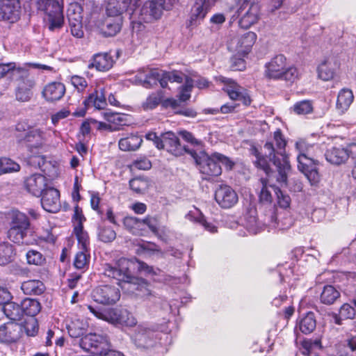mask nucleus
<instances>
[{"instance_id": "obj_1", "label": "nucleus", "mask_w": 356, "mask_h": 356, "mask_svg": "<svg viewBox=\"0 0 356 356\" xmlns=\"http://www.w3.org/2000/svg\"><path fill=\"white\" fill-rule=\"evenodd\" d=\"M30 68L50 70L51 67L38 63H26L23 65H17L15 63L6 64L0 63V78L5 76L8 72L12 71L17 86L15 88V99L18 102H29L33 95L32 90L36 84L34 77L31 76L29 72Z\"/></svg>"}, {"instance_id": "obj_2", "label": "nucleus", "mask_w": 356, "mask_h": 356, "mask_svg": "<svg viewBox=\"0 0 356 356\" xmlns=\"http://www.w3.org/2000/svg\"><path fill=\"white\" fill-rule=\"evenodd\" d=\"M135 267H137L140 272L144 273L145 275H156V270L145 263L126 258L120 259L114 265L104 264V274L108 277L116 280L122 288H124L122 284L133 285L131 291H134V290L138 289L135 282L136 278L131 273V269Z\"/></svg>"}, {"instance_id": "obj_3", "label": "nucleus", "mask_w": 356, "mask_h": 356, "mask_svg": "<svg viewBox=\"0 0 356 356\" xmlns=\"http://www.w3.org/2000/svg\"><path fill=\"white\" fill-rule=\"evenodd\" d=\"M273 140L275 143L268 141L264 146L265 155H262L259 152L261 156L264 157L268 161L276 166L277 175L276 181L281 186L285 185L287 181V173L290 170L291 166L288 159V156L285 152L286 141L284 138L280 129L276 130L273 134Z\"/></svg>"}, {"instance_id": "obj_4", "label": "nucleus", "mask_w": 356, "mask_h": 356, "mask_svg": "<svg viewBox=\"0 0 356 356\" xmlns=\"http://www.w3.org/2000/svg\"><path fill=\"white\" fill-rule=\"evenodd\" d=\"M252 154L256 157L254 162L255 166L264 170L268 176L267 179L262 178L261 179L262 187L259 195V202L264 205L268 206L270 209L273 207L271 205L273 199V193L276 196L279 188L271 183L273 181L272 172L266 159L261 156L256 148L252 149Z\"/></svg>"}, {"instance_id": "obj_5", "label": "nucleus", "mask_w": 356, "mask_h": 356, "mask_svg": "<svg viewBox=\"0 0 356 356\" xmlns=\"http://www.w3.org/2000/svg\"><path fill=\"white\" fill-rule=\"evenodd\" d=\"M200 172L204 175L203 179L209 180L211 177L221 175V165L227 169H232L234 163L229 159L220 153L215 152L211 156L204 155L196 160Z\"/></svg>"}, {"instance_id": "obj_6", "label": "nucleus", "mask_w": 356, "mask_h": 356, "mask_svg": "<svg viewBox=\"0 0 356 356\" xmlns=\"http://www.w3.org/2000/svg\"><path fill=\"white\" fill-rule=\"evenodd\" d=\"M238 8L232 17L234 20L238 18L241 28L248 29L257 24L261 17V7L257 0H235Z\"/></svg>"}, {"instance_id": "obj_7", "label": "nucleus", "mask_w": 356, "mask_h": 356, "mask_svg": "<svg viewBox=\"0 0 356 356\" xmlns=\"http://www.w3.org/2000/svg\"><path fill=\"white\" fill-rule=\"evenodd\" d=\"M88 309L97 318L104 320L115 325L134 327L137 324V320L134 315L125 309H101L92 305H88Z\"/></svg>"}, {"instance_id": "obj_8", "label": "nucleus", "mask_w": 356, "mask_h": 356, "mask_svg": "<svg viewBox=\"0 0 356 356\" xmlns=\"http://www.w3.org/2000/svg\"><path fill=\"white\" fill-rule=\"evenodd\" d=\"M38 8L46 15L48 29L51 31L60 29L64 24L63 0H35Z\"/></svg>"}, {"instance_id": "obj_9", "label": "nucleus", "mask_w": 356, "mask_h": 356, "mask_svg": "<svg viewBox=\"0 0 356 356\" xmlns=\"http://www.w3.org/2000/svg\"><path fill=\"white\" fill-rule=\"evenodd\" d=\"M9 219L8 238L13 243H22L31 226L28 216L18 210H13L9 213Z\"/></svg>"}, {"instance_id": "obj_10", "label": "nucleus", "mask_w": 356, "mask_h": 356, "mask_svg": "<svg viewBox=\"0 0 356 356\" xmlns=\"http://www.w3.org/2000/svg\"><path fill=\"white\" fill-rule=\"evenodd\" d=\"M178 2L179 0H148L140 10V18L145 22L159 19L164 10H170Z\"/></svg>"}, {"instance_id": "obj_11", "label": "nucleus", "mask_w": 356, "mask_h": 356, "mask_svg": "<svg viewBox=\"0 0 356 356\" xmlns=\"http://www.w3.org/2000/svg\"><path fill=\"white\" fill-rule=\"evenodd\" d=\"M51 137V131L47 128H31L25 133L24 137L17 136L19 143H24L31 150L42 149L48 143Z\"/></svg>"}, {"instance_id": "obj_12", "label": "nucleus", "mask_w": 356, "mask_h": 356, "mask_svg": "<svg viewBox=\"0 0 356 356\" xmlns=\"http://www.w3.org/2000/svg\"><path fill=\"white\" fill-rule=\"evenodd\" d=\"M293 222L289 211H279L275 207H271L264 212V224L268 225L269 229H287Z\"/></svg>"}, {"instance_id": "obj_13", "label": "nucleus", "mask_w": 356, "mask_h": 356, "mask_svg": "<svg viewBox=\"0 0 356 356\" xmlns=\"http://www.w3.org/2000/svg\"><path fill=\"white\" fill-rule=\"evenodd\" d=\"M162 70L155 68L143 67L138 70L136 74L130 79L131 83L134 85L142 86L145 88H152L161 85Z\"/></svg>"}, {"instance_id": "obj_14", "label": "nucleus", "mask_w": 356, "mask_h": 356, "mask_svg": "<svg viewBox=\"0 0 356 356\" xmlns=\"http://www.w3.org/2000/svg\"><path fill=\"white\" fill-rule=\"evenodd\" d=\"M325 156L331 164L339 165L346 163L350 156L356 158V145L333 146L326 151Z\"/></svg>"}, {"instance_id": "obj_15", "label": "nucleus", "mask_w": 356, "mask_h": 356, "mask_svg": "<svg viewBox=\"0 0 356 356\" xmlns=\"http://www.w3.org/2000/svg\"><path fill=\"white\" fill-rule=\"evenodd\" d=\"M92 299L99 304L113 305L120 300V292L118 288L110 285H102L93 289Z\"/></svg>"}, {"instance_id": "obj_16", "label": "nucleus", "mask_w": 356, "mask_h": 356, "mask_svg": "<svg viewBox=\"0 0 356 356\" xmlns=\"http://www.w3.org/2000/svg\"><path fill=\"white\" fill-rule=\"evenodd\" d=\"M108 344L106 337L95 333L85 335L79 342V346L83 350L95 354H103V350Z\"/></svg>"}, {"instance_id": "obj_17", "label": "nucleus", "mask_w": 356, "mask_h": 356, "mask_svg": "<svg viewBox=\"0 0 356 356\" xmlns=\"http://www.w3.org/2000/svg\"><path fill=\"white\" fill-rule=\"evenodd\" d=\"M21 13L19 0H0V21L14 24L20 19Z\"/></svg>"}, {"instance_id": "obj_18", "label": "nucleus", "mask_w": 356, "mask_h": 356, "mask_svg": "<svg viewBox=\"0 0 356 356\" xmlns=\"http://www.w3.org/2000/svg\"><path fill=\"white\" fill-rule=\"evenodd\" d=\"M256 40V33L249 31L241 36L232 39L229 43V47L240 56H245L250 52Z\"/></svg>"}, {"instance_id": "obj_19", "label": "nucleus", "mask_w": 356, "mask_h": 356, "mask_svg": "<svg viewBox=\"0 0 356 356\" xmlns=\"http://www.w3.org/2000/svg\"><path fill=\"white\" fill-rule=\"evenodd\" d=\"M218 0H195L191 8L188 26H196L204 19L211 8L215 6Z\"/></svg>"}, {"instance_id": "obj_20", "label": "nucleus", "mask_w": 356, "mask_h": 356, "mask_svg": "<svg viewBox=\"0 0 356 356\" xmlns=\"http://www.w3.org/2000/svg\"><path fill=\"white\" fill-rule=\"evenodd\" d=\"M218 0H195L191 8L188 26H196L204 19L211 8L215 6Z\"/></svg>"}, {"instance_id": "obj_21", "label": "nucleus", "mask_w": 356, "mask_h": 356, "mask_svg": "<svg viewBox=\"0 0 356 356\" xmlns=\"http://www.w3.org/2000/svg\"><path fill=\"white\" fill-rule=\"evenodd\" d=\"M82 8L78 3H72L67 9L69 26L72 35L77 38L83 36Z\"/></svg>"}, {"instance_id": "obj_22", "label": "nucleus", "mask_w": 356, "mask_h": 356, "mask_svg": "<svg viewBox=\"0 0 356 356\" xmlns=\"http://www.w3.org/2000/svg\"><path fill=\"white\" fill-rule=\"evenodd\" d=\"M222 81L225 83L223 90L227 93L231 99L241 101L245 105L250 104L251 99L245 88L230 79L222 78Z\"/></svg>"}, {"instance_id": "obj_23", "label": "nucleus", "mask_w": 356, "mask_h": 356, "mask_svg": "<svg viewBox=\"0 0 356 356\" xmlns=\"http://www.w3.org/2000/svg\"><path fill=\"white\" fill-rule=\"evenodd\" d=\"M51 184L49 179L41 174H33L28 177L24 181L26 191L35 197H40L43 192L49 187Z\"/></svg>"}, {"instance_id": "obj_24", "label": "nucleus", "mask_w": 356, "mask_h": 356, "mask_svg": "<svg viewBox=\"0 0 356 356\" xmlns=\"http://www.w3.org/2000/svg\"><path fill=\"white\" fill-rule=\"evenodd\" d=\"M40 197H41L42 207L45 211L49 213H56L60 211L61 208L60 191L51 184Z\"/></svg>"}, {"instance_id": "obj_25", "label": "nucleus", "mask_w": 356, "mask_h": 356, "mask_svg": "<svg viewBox=\"0 0 356 356\" xmlns=\"http://www.w3.org/2000/svg\"><path fill=\"white\" fill-rule=\"evenodd\" d=\"M298 168L305 174L310 183L314 185L320 180V175L317 169L318 162L312 157H306L304 155L297 158Z\"/></svg>"}, {"instance_id": "obj_26", "label": "nucleus", "mask_w": 356, "mask_h": 356, "mask_svg": "<svg viewBox=\"0 0 356 356\" xmlns=\"http://www.w3.org/2000/svg\"><path fill=\"white\" fill-rule=\"evenodd\" d=\"M215 200L222 208L229 209L238 202V197L231 186L220 185L215 191Z\"/></svg>"}, {"instance_id": "obj_27", "label": "nucleus", "mask_w": 356, "mask_h": 356, "mask_svg": "<svg viewBox=\"0 0 356 356\" xmlns=\"http://www.w3.org/2000/svg\"><path fill=\"white\" fill-rule=\"evenodd\" d=\"M22 334V326L15 321H8L0 325V341L5 343L16 342Z\"/></svg>"}, {"instance_id": "obj_28", "label": "nucleus", "mask_w": 356, "mask_h": 356, "mask_svg": "<svg viewBox=\"0 0 356 356\" xmlns=\"http://www.w3.org/2000/svg\"><path fill=\"white\" fill-rule=\"evenodd\" d=\"M155 331L146 325H139L132 337L136 345L140 348H149L154 345Z\"/></svg>"}, {"instance_id": "obj_29", "label": "nucleus", "mask_w": 356, "mask_h": 356, "mask_svg": "<svg viewBox=\"0 0 356 356\" xmlns=\"http://www.w3.org/2000/svg\"><path fill=\"white\" fill-rule=\"evenodd\" d=\"M161 149H165L175 156H181L187 152L186 147L180 143L179 138L172 131L163 134Z\"/></svg>"}, {"instance_id": "obj_30", "label": "nucleus", "mask_w": 356, "mask_h": 356, "mask_svg": "<svg viewBox=\"0 0 356 356\" xmlns=\"http://www.w3.org/2000/svg\"><path fill=\"white\" fill-rule=\"evenodd\" d=\"M66 92L64 83L52 81L46 84L42 90V97L49 103H54L61 99Z\"/></svg>"}, {"instance_id": "obj_31", "label": "nucleus", "mask_w": 356, "mask_h": 356, "mask_svg": "<svg viewBox=\"0 0 356 356\" xmlns=\"http://www.w3.org/2000/svg\"><path fill=\"white\" fill-rule=\"evenodd\" d=\"M140 0H109L106 6L107 15H120L129 10L134 11Z\"/></svg>"}, {"instance_id": "obj_32", "label": "nucleus", "mask_w": 356, "mask_h": 356, "mask_svg": "<svg viewBox=\"0 0 356 356\" xmlns=\"http://www.w3.org/2000/svg\"><path fill=\"white\" fill-rule=\"evenodd\" d=\"M114 64L113 56L108 52L95 54L89 60L88 68H95L99 72H107Z\"/></svg>"}, {"instance_id": "obj_33", "label": "nucleus", "mask_w": 356, "mask_h": 356, "mask_svg": "<svg viewBox=\"0 0 356 356\" xmlns=\"http://www.w3.org/2000/svg\"><path fill=\"white\" fill-rule=\"evenodd\" d=\"M286 66V58L282 55H277L266 65V75L269 79H279Z\"/></svg>"}, {"instance_id": "obj_34", "label": "nucleus", "mask_w": 356, "mask_h": 356, "mask_svg": "<svg viewBox=\"0 0 356 356\" xmlns=\"http://www.w3.org/2000/svg\"><path fill=\"white\" fill-rule=\"evenodd\" d=\"M339 64L334 58H327L323 60L318 67V76L323 81L332 79L336 74Z\"/></svg>"}, {"instance_id": "obj_35", "label": "nucleus", "mask_w": 356, "mask_h": 356, "mask_svg": "<svg viewBox=\"0 0 356 356\" xmlns=\"http://www.w3.org/2000/svg\"><path fill=\"white\" fill-rule=\"evenodd\" d=\"M83 104L86 107H95L97 109H103L106 106L105 88L98 86L95 90L90 94L88 97L84 100Z\"/></svg>"}, {"instance_id": "obj_36", "label": "nucleus", "mask_w": 356, "mask_h": 356, "mask_svg": "<svg viewBox=\"0 0 356 356\" xmlns=\"http://www.w3.org/2000/svg\"><path fill=\"white\" fill-rule=\"evenodd\" d=\"M122 19L120 15H108L101 28L102 33L106 36H114L121 29Z\"/></svg>"}, {"instance_id": "obj_37", "label": "nucleus", "mask_w": 356, "mask_h": 356, "mask_svg": "<svg viewBox=\"0 0 356 356\" xmlns=\"http://www.w3.org/2000/svg\"><path fill=\"white\" fill-rule=\"evenodd\" d=\"M185 218L191 222L201 225L211 233L217 232V227L213 223L207 222L201 211L195 207L186 214Z\"/></svg>"}, {"instance_id": "obj_38", "label": "nucleus", "mask_w": 356, "mask_h": 356, "mask_svg": "<svg viewBox=\"0 0 356 356\" xmlns=\"http://www.w3.org/2000/svg\"><path fill=\"white\" fill-rule=\"evenodd\" d=\"M2 311L10 321L17 322L23 317L21 305L10 300L3 306Z\"/></svg>"}, {"instance_id": "obj_39", "label": "nucleus", "mask_w": 356, "mask_h": 356, "mask_svg": "<svg viewBox=\"0 0 356 356\" xmlns=\"http://www.w3.org/2000/svg\"><path fill=\"white\" fill-rule=\"evenodd\" d=\"M354 99L353 92L350 89H341L337 96V108L342 113L347 111Z\"/></svg>"}, {"instance_id": "obj_40", "label": "nucleus", "mask_w": 356, "mask_h": 356, "mask_svg": "<svg viewBox=\"0 0 356 356\" xmlns=\"http://www.w3.org/2000/svg\"><path fill=\"white\" fill-rule=\"evenodd\" d=\"M142 142L143 139L139 136L131 134L126 138H121L118 145L122 151H135L140 147Z\"/></svg>"}, {"instance_id": "obj_41", "label": "nucleus", "mask_w": 356, "mask_h": 356, "mask_svg": "<svg viewBox=\"0 0 356 356\" xmlns=\"http://www.w3.org/2000/svg\"><path fill=\"white\" fill-rule=\"evenodd\" d=\"M88 327V323L86 321L75 319L67 325V330L71 337L78 338L81 337L86 332Z\"/></svg>"}, {"instance_id": "obj_42", "label": "nucleus", "mask_w": 356, "mask_h": 356, "mask_svg": "<svg viewBox=\"0 0 356 356\" xmlns=\"http://www.w3.org/2000/svg\"><path fill=\"white\" fill-rule=\"evenodd\" d=\"M22 290L27 295H40L44 290L43 283L38 280H30L24 282L21 286Z\"/></svg>"}, {"instance_id": "obj_43", "label": "nucleus", "mask_w": 356, "mask_h": 356, "mask_svg": "<svg viewBox=\"0 0 356 356\" xmlns=\"http://www.w3.org/2000/svg\"><path fill=\"white\" fill-rule=\"evenodd\" d=\"M244 226L249 233L257 234L263 230L264 227H268V225L264 224V218L262 222H258L257 217L250 213L245 217Z\"/></svg>"}, {"instance_id": "obj_44", "label": "nucleus", "mask_w": 356, "mask_h": 356, "mask_svg": "<svg viewBox=\"0 0 356 356\" xmlns=\"http://www.w3.org/2000/svg\"><path fill=\"white\" fill-rule=\"evenodd\" d=\"M22 315H27L31 317L36 316L41 310L40 303L33 298H25L21 302Z\"/></svg>"}, {"instance_id": "obj_45", "label": "nucleus", "mask_w": 356, "mask_h": 356, "mask_svg": "<svg viewBox=\"0 0 356 356\" xmlns=\"http://www.w3.org/2000/svg\"><path fill=\"white\" fill-rule=\"evenodd\" d=\"M163 106L166 108L170 107L175 111V113L184 116L193 118L197 115V113L191 108H179V102L173 98H168L164 100L163 102Z\"/></svg>"}, {"instance_id": "obj_46", "label": "nucleus", "mask_w": 356, "mask_h": 356, "mask_svg": "<svg viewBox=\"0 0 356 356\" xmlns=\"http://www.w3.org/2000/svg\"><path fill=\"white\" fill-rule=\"evenodd\" d=\"M123 225L130 233L135 235H143V222L141 220L132 216H127L123 219Z\"/></svg>"}, {"instance_id": "obj_47", "label": "nucleus", "mask_w": 356, "mask_h": 356, "mask_svg": "<svg viewBox=\"0 0 356 356\" xmlns=\"http://www.w3.org/2000/svg\"><path fill=\"white\" fill-rule=\"evenodd\" d=\"M186 76L184 73L179 71L165 72L162 70V79H161V86L165 88L168 86V82H177L181 83L186 80Z\"/></svg>"}, {"instance_id": "obj_48", "label": "nucleus", "mask_w": 356, "mask_h": 356, "mask_svg": "<svg viewBox=\"0 0 356 356\" xmlns=\"http://www.w3.org/2000/svg\"><path fill=\"white\" fill-rule=\"evenodd\" d=\"M97 237L104 243H110L115 239L116 232L111 226L102 222L97 229Z\"/></svg>"}, {"instance_id": "obj_49", "label": "nucleus", "mask_w": 356, "mask_h": 356, "mask_svg": "<svg viewBox=\"0 0 356 356\" xmlns=\"http://www.w3.org/2000/svg\"><path fill=\"white\" fill-rule=\"evenodd\" d=\"M316 322L314 314L308 312L298 323L300 330L304 334H309L315 329Z\"/></svg>"}, {"instance_id": "obj_50", "label": "nucleus", "mask_w": 356, "mask_h": 356, "mask_svg": "<svg viewBox=\"0 0 356 356\" xmlns=\"http://www.w3.org/2000/svg\"><path fill=\"white\" fill-rule=\"evenodd\" d=\"M339 296V292L334 286L327 285L321 294V301L325 305H332Z\"/></svg>"}, {"instance_id": "obj_51", "label": "nucleus", "mask_w": 356, "mask_h": 356, "mask_svg": "<svg viewBox=\"0 0 356 356\" xmlns=\"http://www.w3.org/2000/svg\"><path fill=\"white\" fill-rule=\"evenodd\" d=\"M14 256V249L12 245L8 243L0 244V266H4L11 262Z\"/></svg>"}, {"instance_id": "obj_52", "label": "nucleus", "mask_w": 356, "mask_h": 356, "mask_svg": "<svg viewBox=\"0 0 356 356\" xmlns=\"http://www.w3.org/2000/svg\"><path fill=\"white\" fill-rule=\"evenodd\" d=\"M163 97V94L161 90L152 92L143 102L142 107L144 110H152L159 105Z\"/></svg>"}, {"instance_id": "obj_53", "label": "nucleus", "mask_w": 356, "mask_h": 356, "mask_svg": "<svg viewBox=\"0 0 356 356\" xmlns=\"http://www.w3.org/2000/svg\"><path fill=\"white\" fill-rule=\"evenodd\" d=\"M317 147L314 144H310L304 139H299L296 143V149L299 152L298 157L304 155L306 157H311L313 155L312 150Z\"/></svg>"}, {"instance_id": "obj_54", "label": "nucleus", "mask_w": 356, "mask_h": 356, "mask_svg": "<svg viewBox=\"0 0 356 356\" xmlns=\"http://www.w3.org/2000/svg\"><path fill=\"white\" fill-rule=\"evenodd\" d=\"M0 168L1 175L16 172L20 170V165L17 163L6 157L0 159Z\"/></svg>"}, {"instance_id": "obj_55", "label": "nucleus", "mask_w": 356, "mask_h": 356, "mask_svg": "<svg viewBox=\"0 0 356 356\" xmlns=\"http://www.w3.org/2000/svg\"><path fill=\"white\" fill-rule=\"evenodd\" d=\"M149 302L153 304L156 308H159L160 309L164 311H170V312L175 313L176 308H173V306L168 303L165 299L161 297H157L149 294Z\"/></svg>"}, {"instance_id": "obj_56", "label": "nucleus", "mask_w": 356, "mask_h": 356, "mask_svg": "<svg viewBox=\"0 0 356 356\" xmlns=\"http://www.w3.org/2000/svg\"><path fill=\"white\" fill-rule=\"evenodd\" d=\"M292 109L297 115H307L312 113L314 107L311 101L302 100L296 102Z\"/></svg>"}, {"instance_id": "obj_57", "label": "nucleus", "mask_w": 356, "mask_h": 356, "mask_svg": "<svg viewBox=\"0 0 356 356\" xmlns=\"http://www.w3.org/2000/svg\"><path fill=\"white\" fill-rule=\"evenodd\" d=\"M193 86L194 81L189 77H186L184 84L180 87L179 93V101L186 102L190 99Z\"/></svg>"}, {"instance_id": "obj_58", "label": "nucleus", "mask_w": 356, "mask_h": 356, "mask_svg": "<svg viewBox=\"0 0 356 356\" xmlns=\"http://www.w3.org/2000/svg\"><path fill=\"white\" fill-rule=\"evenodd\" d=\"M88 251L81 250L77 252L74 261V266L77 269H84L88 267L90 261V254Z\"/></svg>"}, {"instance_id": "obj_59", "label": "nucleus", "mask_w": 356, "mask_h": 356, "mask_svg": "<svg viewBox=\"0 0 356 356\" xmlns=\"http://www.w3.org/2000/svg\"><path fill=\"white\" fill-rule=\"evenodd\" d=\"M74 232L77 238L81 249L84 251H88L89 236L83 228H74Z\"/></svg>"}, {"instance_id": "obj_60", "label": "nucleus", "mask_w": 356, "mask_h": 356, "mask_svg": "<svg viewBox=\"0 0 356 356\" xmlns=\"http://www.w3.org/2000/svg\"><path fill=\"white\" fill-rule=\"evenodd\" d=\"M22 326V332L24 331L27 336L34 337L38 332V324L35 318L26 320Z\"/></svg>"}, {"instance_id": "obj_61", "label": "nucleus", "mask_w": 356, "mask_h": 356, "mask_svg": "<svg viewBox=\"0 0 356 356\" xmlns=\"http://www.w3.org/2000/svg\"><path fill=\"white\" fill-rule=\"evenodd\" d=\"M129 186L134 191L142 193L148 188L147 181L142 178H134L130 180Z\"/></svg>"}, {"instance_id": "obj_62", "label": "nucleus", "mask_w": 356, "mask_h": 356, "mask_svg": "<svg viewBox=\"0 0 356 356\" xmlns=\"http://www.w3.org/2000/svg\"><path fill=\"white\" fill-rule=\"evenodd\" d=\"M299 74L296 67L291 66L285 67L279 79L285 80L289 82H294L298 78Z\"/></svg>"}, {"instance_id": "obj_63", "label": "nucleus", "mask_w": 356, "mask_h": 356, "mask_svg": "<svg viewBox=\"0 0 356 356\" xmlns=\"http://www.w3.org/2000/svg\"><path fill=\"white\" fill-rule=\"evenodd\" d=\"M277 203L278 206L284 209V211H288L287 209L290 207L291 204V197L290 196L283 193L280 188L278 191H277Z\"/></svg>"}, {"instance_id": "obj_64", "label": "nucleus", "mask_w": 356, "mask_h": 356, "mask_svg": "<svg viewBox=\"0 0 356 356\" xmlns=\"http://www.w3.org/2000/svg\"><path fill=\"white\" fill-rule=\"evenodd\" d=\"M26 259L29 264L37 266L42 265L45 260L42 254L36 250H29L26 253Z\"/></svg>"}]
</instances>
